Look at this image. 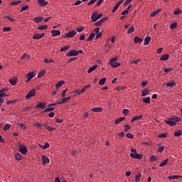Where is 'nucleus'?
Masks as SVG:
<instances>
[{"instance_id": "f257e3e1", "label": "nucleus", "mask_w": 182, "mask_h": 182, "mask_svg": "<svg viewBox=\"0 0 182 182\" xmlns=\"http://www.w3.org/2000/svg\"><path fill=\"white\" fill-rule=\"evenodd\" d=\"M176 122H181V119L178 118L177 116H173L164 121V123L168 124L169 126H176Z\"/></svg>"}, {"instance_id": "f03ea898", "label": "nucleus", "mask_w": 182, "mask_h": 182, "mask_svg": "<svg viewBox=\"0 0 182 182\" xmlns=\"http://www.w3.org/2000/svg\"><path fill=\"white\" fill-rule=\"evenodd\" d=\"M129 156L132 159H138V160H141V159H143V154H137V150L134 149V148H131V154Z\"/></svg>"}, {"instance_id": "7ed1b4c3", "label": "nucleus", "mask_w": 182, "mask_h": 182, "mask_svg": "<svg viewBox=\"0 0 182 182\" xmlns=\"http://www.w3.org/2000/svg\"><path fill=\"white\" fill-rule=\"evenodd\" d=\"M118 58L117 56H115L112 58H111L110 61H109V65L110 66H112V68H119V66H120V63H118Z\"/></svg>"}, {"instance_id": "20e7f679", "label": "nucleus", "mask_w": 182, "mask_h": 182, "mask_svg": "<svg viewBox=\"0 0 182 182\" xmlns=\"http://www.w3.org/2000/svg\"><path fill=\"white\" fill-rule=\"evenodd\" d=\"M6 92H8V89L2 88L0 90V103L4 102V97H8V95H6Z\"/></svg>"}, {"instance_id": "39448f33", "label": "nucleus", "mask_w": 182, "mask_h": 182, "mask_svg": "<svg viewBox=\"0 0 182 182\" xmlns=\"http://www.w3.org/2000/svg\"><path fill=\"white\" fill-rule=\"evenodd\" d=\"M54 106H56V104H50L47 106V108L43 111V113H48L49 112H53L55 110Z\"/></svg>"}, {"instance_id": "423d86ee", "label": "nucleus", "mask_w": 182, "mask_h": 182, "mask_svg": "<svg viewBox=\"0 0 182 182\" xmlns=\"http://www.w3.org/2000/svg\"><path fill=\"white\" fill-rule=\"evenodd\" d=\"M94 32L96 34L95 39H99L102 38L103 33L100 32V28H96L94 29Z\"/></svg>"}, {"instance_id": "0eeeda50", "label": "nucleus", "mask_w": 182, "mask_h": 182, "mask_svg": "<svg viewBox=\"0 0 182 182\" xmlns=\"http://www.w3.org/2000/svg\"><path fill=\"white\" fill-rule=\"evenodd\" d=\"M76 33H77V32H76V31H71L65 33L63 38L65 39H66L68 38H73V36H75V35H76Z\"/></svg>"}, {"instance_id": "6e6552de", "label": "nucleus", "mask_w": 182, "mask_h": 182, "mask_svg": "<svg viewBox=\"0 0 182 182\" xmlns=\"http://www.w3.org/2000/svg\"><path fill=\"white\" fill-rule=\"evenodd\" d=\"M108 18L105 17L99 20L98 21H96L94 25L95 26H101V25H103V22H106L107 21Z\"/></svg>"}, {"instance_id": "1a4fd4ad", "label": "nucleus", "mask_w": 182, "mask_h": 182, "mask_svg": "<svg viewBox=\"0 0 182 182\" xmlns=\"http://www.w3.org/2000/svg\"><path fill=\"white\" fill-rule=\"evenodd\" d=\"M79 55V53L77 52V50H70L68 53H67L66 56H77Z\"/></svg>"}, {"instance_id": "9d476101", "label": "nucleus", "mask_w": 182, "mask_h": 182, "mask_svg": "<svg viewBox=\"0 0 182 182\" xmlns=\"http://www.w3.org/2000/svg\"><path fill=\"white\" fill-rule=\"evenodd\" d=\"M35 95H36V90H35V89H33L26 95V99H31V97H33Z\"/></svg>"}, {"instance_id": "9b49d317", "label": "nucleus", "mask_w": 182, "mask_h": 182, "mask_svg": "<svg viewBox=\"0 0 182 182\" xmlns=\"http://www.w3.org/2000/svg\"><path fill=\"white\" fill-rule=\"evenodd\" d=\"M35 76V73L33 72H29L27 75V80H26V83H28V82H29L30 80H32V79H33V77Z\"/></svg>"}, {"instance_id": "f8f14e48", "label": "nucleus", "mask_w": 182, "mask_h": 182, "mask_svg": "<svg viewBox=\"0 0 182 182\" xmlns=\"http://www.w3.org/2000/svg\"><path fill=\"white\" fill-rule=\"evenodd\" d=\"M19 151L21 153V154H26V152L28 151V148H26V146L25 145H21L19 148Z\"/></svg>"}, {"instance_id": "ddd939ff", "label": "nucleus", "mask_w": 182, "mask_h": 182, "mask_svg": "<svg viewBox=\"0 0 182 182\" xmlns=\"http://www.w3.org/2000/svg\"><path fill=\"white\" fill-rule=\"evenodd\" d=\"M46 107V102H40L38 103L36 107H34V109H45Z\"/></svg>"}, {"instance_id": "4468645a", "label": "nucleus", "mask_w": 182, "mask_h": 182, "mask_svg": "<svg viewBox=\"0 0 182 182\" xmlns=\"http://www.w3.org/2000/svg\"><path fill=\"white\" fill-rule=\"evenodd\" d=\"M41 159H42L43 164L44 166H46V164H49V161H50L49 158H48L46 156L42 155Z\"/></svg>"}, {"instance_id": "2eb2a0df", "label": "nucleus", "mask_w": 182, "mask_h": 182, "mask_svg": "<svg viewBox=\"0 0 182 182\" xmlns=\"http://www.w3.org/2000/svg\"><path fill=\"white\" fill-rule=\"evenodd\" d=\"M45 36V33H36L33 36V39H42Z\"/></svg>"}, {"instance_id": "dca6fc26", "label": "nucleus", "mask_w": 182, "mask_h": 182, "mask_svg": "<svg viewBox=\"0 0 182 182\" xmlns=\"http://www.w3.org/2000/svg\"><path fill=\"white\" fill-rule=\"evenodd\" d=\"M50 33H52V36L53 38L56 36H60V31L59 30H53L50 31Z\"/></svg>"}, {"instance_id": "f3484780", "label": "nucleus", "mask_w": 182, "mask_h": 182, "mask_svg": "<svg viewBox=\"0 0 182 182\" xmlns=\"http://www.w3.org/2000/svg\"><path fill=\"white\" fill-rule=\"evenodd\" d=\"M91 19L92 20V22H96V21H98V16H97V12L94 11L91 16Z\"/></svg>"}, {"instance_id": "a211bd4d", "label": "nucleus", "mask_w": 182, "mask_h": 182, "mask_svg": "<svg viewBox=\"0 0 182 182\" xmlns=\"http://www.w3.org/2000/svg\"><path fill=\"white\" fill-rule=\"evenodd\" d=\"M37 3L40 6H46V5H48V1L45 0H38Z\"/></svg>"}, {"instance_id": "6ab92c4d", "label": "nucleus", "mask_w": 182, "mask_h": 182, "mask_svg": "<svg viewBox=\"0 0 182 182\" xmlns=\"http://www.w3.org/2000/svg\"><path fill=\"white\" fill-rule=\"evenodd\" d=\"M141 119H143V115L133 117L132 119H131V123H134V122H136V120H140Z\"/></svg>"}, {"instance_id": "aec40b11", "label": "nucleus", "mask_w": 182, "mask_h": 182, "mask_svg": "<svg viewBox=\"0 0 182 182\" xmlns=\"http://www.w3.org/2000/svg\"><path fill=\"white\" fill-rule=\"evenodd\" d=\"M176 85H177L176 83V81L172 80V81L166 83V87H174V86H176Z\"/></svg>"}, {"instance_id": "412c9836", "label": "nucleus", "mask_w": 182, "mask_h": 182, "mask_svg": "<svg viewBox=\"0 0 182 182\" xmlns=\"http://www.w3.org/2000/svg\"><path fill=\"white\" fill-rule=\"evenodd\" d=\"M33 21L34 22H36V23H41V22L43 21V17L42 16L35 17L33 18Z\"/></svg>"}, {"instance_id": "4be33fe9", "label": "nucleus", "mask_w": 182, "mask_h": 182, "mask_svg": "<svg viewBox=\"0 0 182 182\" xmlns=\"http://www.w3.org/2000/svg\"><path fill=\"white\" fill-rule=\"evenodd\" d=\"M94 113H99L100 112H103V108L102 107H95L91 109Z\"/></svg>"}, {"instance_id": "5701e85b", "label": "nucleus", "mask_w": 182, "mask_h": 182, "mask_svg": "<svg viewBox=\"0 0 182 182\" xmlns=\"http://www.w3.org/2000/svg\"><path fill=\"white\" fill-rule=\"evenodd\" d=\"M150 41H151V37L148 36L144 38V45L147 46L150 43Z\"/></svg>"}, {"instance_id": "b1692460", "label": "nucleus", "mask_w": 182, "mask_h": 182, "mask_svg": "<svg viewBox=\"0 0 182 182\" xmlns=\"http://www.w3.org/2000/svg\"><path fill=\"white\" fill-rule=\"evenodd\" d=\"M95 36H96V34H95V33H91L89 37L87 38V42L93 41L95 39Z\"/></svg>"}, {"instance_id": "393cba45", "label": "nucleus", "mask_w": 182, "mask_h": 182, "mask_svg": "<svg viewBox=\"0 0 182 182\" xmlns=\"http://www.w3.org/2000/svg\"><path fill=\"white\" fill-rule=\"evenodd\" d=\"M63 85H65V80L58 81L55 85V89H59Z\"/></svg>"}, {"instance_id": "a878e982", "label": "nucleus", "mask_w": 182, "mask_h": 182, "mask_svg": "<svg viewBox=\"0 0 182 182\" xmlns=\"http://www.w3.org/2000/svg\"><path fill=\"white\" fill-rule=\"evenodd\" d=\"M168 178V180H176L177 178H181V176H178V175L169 176Z\"/></svg>"}, {"instance_id": "bb28decb", "label": "nucleus", "mask_w": 182, "mask_h": 182, "mask_svg": "<svg viewBox=\"0 0 182 182\" xmlns=\"http://www.w3.org/2000/svg\"><path fill=\"white\" fill-rule=\"evenodd\" d=\"M124 119H126V117H121L117 119L114 121V124H119L121 122H123V120H124Z\"/></svg>"}, {"instance_id": "cd10ccee", "label": "nucleus", "mask_w": 182, "mask_h": 182, "mask_svg": "<svg viewBox=\"0 0 182 182\" xmlns=\"http://www.w3.org/2000/svg\"><path fill=\"white\" fill-rule=\"evenodd\" d=\"M168 58H170L169 54H164L160 58V60H168Z\"/></svg>"}, {"instance_id": "c85d7f7f", "label": "nucleus", "mask_w": 182, "mask_h": 182, "mask_svg": "<svg viewBox=\"0 0 182 182\" xmlns=\"http://www.w3.org/2000/svg\"><path fill=\"white\" fill-rule=\"evenodd\" d=\"M134 43H141V42H143V38L136 36L134 39Z\"/></svg>"}, {"instance_id": "c756f323", "label": "nucleus", "mask_w": 182, "mask_h": 182, "mask_svg": "<svg viewBox=\"0 0 182 182\" xmlns=\"http://www.w3.org/2000/svg\"><path fill=\"white\" fill-rule=\"evenodd\" d=\"M39 146L40 147H41V149H43V150H46V149H48V147L50 146V145L48 142H46L44 145H39Z\"/></svg>"}, {"instance_id": "7c9ffc66", "label": "nucleus", "mask_w": 182, "mask_h": 182, "mask_svg": "<svg viewBox=\"0 0 182 182\" xmlns=\"http://www.w3.org/2000/svg\"><path fill=\"white\" fill-rule=\"evenodd\" d=\"M38 31H45V29H48V25H43L37 27Z\"/></svg>"}, {"instance_id": "2f4dec72", "label": "nucleus", "mask_w": 182, "mask_h": 182, "mask_svg": "<svg viewBox=\"0 0 182 182\" xmlns=\"http://www.w3.org/2000/svg\"><path fill=\"white\" fill-rule=\"evenodd\" d=\"M45 73H46V70H41L38 73V77H42L44 76Z\"/></svg>"}, {"instance_id": "473e14b6", "label": "nucleus", "mask_w": 182, "mask_h": 182, "mask_svg": "<svg viewBox=\"0 0 182 182\" xmlns=\"http://www.w3.org/2000/svg\"><path fill=\"white\" fill-rule=\"evenodd\" d=\"M44 127L46 130H48V132H53V130H55L56 128H52L48 124H45Z\"/></svg>"}, {"instance_id": "72a5a7b5", "label": "nucleus", "mask_w": 182, "mask_h": 182, "mask_svg": "<svg viewBox=\"0 0 182 182\" xmlns=\"http://www.w3.org/2000/svg\"><path fill=\"white\" fill-rule=\"evenodd\" d=\"M19 4H22V1L18 0V1H11L10 2L11 5H19Z\"/></svg>"}, {"instance_id": "f704fd0d", "label": "nucleus", "mask_w": 182, "mask_h": 182, "mask_svg": "<svg viewBox=\"0 0 182 182\" xmlns=\"http://www.w3.org/2000/svg\"><path fill=\"white\" fill-rule=\"evenodd\" d=\"M106 80H107V79L106 77H104V78L100 80L99 85L100 86H103V85H105V83H106Z\"/></svg>"}, {"instance_id": "c9c22d12", "label": "nucleus", "mask_w": 182, "mask_h": 182, "mask_svg": "<svg viewBox=\"0 0 182 182\" xmlns=\"http://www.w3.org/2000/svg\"><path fill=\"white\" fill-rule=\"evenodd\" d=\"M97 68V65H94L93 66L90 67L88 70V73H92L93 70H95Z\"/></svg>"}, {"instance_id": "e433bc0d", "label": "nucleus", "mask_w": 182, "mask_h": 182, "mask_svg": "<svg viewBox=\"0 0 182 182\" xmlns=\"http://www.w3.org/2000/svg\"><path fill=\"white\" fill-rule=\"evenodd\" d=\"M168 163V159H166L159 164V167H164Z\"/></svg>"}, {"instance_id": "4c0bfd02", "label": "nucleus", "mask_w": 182, "mask_h": 182, "mask_svg": "<svg viewBox=\"0 0 182 182\" xmlns=\"http://www.w3.org/2000/svg\"><path fill=\"white\" fill-rule=\"evenodd\" d=\"M181 134H182V131L178 130L173 134V136H175V137H180V136H181Z\"/></svg>"}, {"instance_id": "58836bf2", "label": "nucleus", "mask_w": 182, "mask_h": 182, "mask_svg": "<svg viewBox=\"0 0 182 182\" xmlns=\"http://www.w3.org/2000/svg\"><path fill=\"white\" fill-rule=\"evenodd\" d=\"M149 95V90L145 89L141 92L142 97H144V96H147Z\"/></svg>"}, {"instance_id": "ea45409f", "label": "nucleus", "mask_w": 182, "mask_h": 182, "mask_svg": "<svg viewBox=\"0 0 182 182\" xmlns=\"http://www.w3.org/2000/svg\"><path fill=\"white\" fill-rule=\"evenodd\" d=\"M15 159L16 160H17V161H19L20 160L22 159V155H21V154H16Z\"/></svg>"}, {"instance_id": "a19ab883", "label": "nucleus", "mask_w": 182, "mask_h": 182, "mask_svg": "<svg viewBox=\"0 0 182 182\" xmlns=\"http://www.w3.org/2000/svg\"><path fill=\"white\" fill-rule=\"evenodd\" d=\"M9 129H11V124H6L3 128V130H4V132H6V131L9 130Z\"/></svg>"}, {"instance_id": "79ce46f5", "label": "nucleus", "mask_w": 182, "mask_h": 182, "mask_svg": "<svg viewBox=\"0 0 182 182\" xmlns=\"http://www.w3.org/2000/svg\"><path fill=\"white\" fill-rule=\"evenodd\" d=\"M180 14H182V11H181L178 8L173 11V15H180Z\"/></svg>"}, {"instance_id": "37998d69", "label": "nucleus", "mask_w": 182, "mask_h": 182, "mask_svg": "<svg viewBox=\"0 0 182 182\" xmlns=\"http://www.w3.org/2000/svg\"><path fill=\"white\" fill-rule=\"evenodd\" d=\"M150 97H146L145 98H143L142 101L144 102V103H146L149 104L150 103Z\"/></svg>"}, {"instance_id": "c03bdc74", "label": "nucleus", "mask_w": 182, "mask_h": 182, "mask_svg": "<svg viewBox=\"0 0 182 182\" xmlns=\"http://www.w3.org/2000/svg\"><path fill=\"white\" fill-rule=\"evenodd\" d=\"M9 83L11 85H12V86H15V85H16V83H18V82H16V80H15V79H10Z\"/></svg>"}, {"instance_id": "a18cd8bd", "label": "nucleus", "mask_w": 182, "mask_h": 182, "mask_svg": "<svg viewBox=\"0 0 182 182\" xmlns=\"http://www.w3.org/2000/svg\"><path fill=\"white\" fill-rule=\"evenodd\" d=\"M3 32H11L12 31V28L11 27H4L2 29Z\"/></svg>"}, {"instance_id": "49530a36", "label": "nucleus", "mask_w": 182, "mask_h": 182, "mask_svg": "<svg viewBox=\"0 0 182 182\" xmlns=\"http://www.w3.org/2000/svg\"><path fill=\"white\" fill-rule=\"evenodd\" d=\"M44 62L45 63H53V62H55V60H53V59H48V58H45L44 59Z\"/></svg>"}, {"instance_id": "de8ad7c7", "label": "nucleus", "mask_w": 182, "mask_h": 182, "mask_svg": "<svg viewBox=\"0 0 182 182\" xmlns=\"http://www.w3.org/2000/svg\"><path fill=\"white\" fill-rule=\"evenodd\" d=\"M120 6V5L119 4H116L115 6H114L113 9H112V14H114V12H116L117 9H119V7Z\"/></svg>"}, {"instance_id": "09e8293b", "label": "nucleus", "mask_w": 182, "mask_h": 182, "mask_svg": "<svg viewBox=\"0 0 182 182\" xmlns=\"http://www.w3.org/2000/svg\"><path fill=\"white\" fill-rule=\"evenodd\" d=\"M159 139H164L167 137V133H164L158 135Z\"/></svg>"}, {"instance_id": "8fccbe9b", "label": "nucleus", "mask_w": 182, "mask_h": 182, "mask_svg": "<svg viewBox=\"0 0 182 182\" xmlns=\"http://www.w3.org/2000/svg\"><path fill=\"white\" fill-rule=\"evenodd\" d=\"M133 32H134V26L130 27L127 31L128 34L133 33Z\"/></svg>"}, {"instance_id": "3c124183", "label": "nucleus", "mask_w": 182, "mask_h": 182, "mask_svg": "<svg viewBox=\"0 0 182 182\" xmlns=\"http://www.w3.org/2000/svg\"><path fill=\"white\" fill-rule=\"evenodd\" d=\"M130 129H132V127H130L129 125H125L124 126V132L125 133H127V132H129V130H130Z\"/></svg>"}, {"instance_id": "603ef678", "label": "nucleus", "mask_w": 182, "mask_h": 182, "mask_svg": "<svg viewBox=\"0 0 182 182\" xmlns=\"http://www.w3.org/2000/svg\"><path fill=\"white\" fill-rule=\"evenodd\" d=\"M157 161V158H156V156L152 155V156L150 157V161H151V163H153V161Z\"/></svg>"}, {"instance_id": "864d4df0", "label": "nucleus", "mask_w": 182, "mask_h": 182, "mask_svg": "<svg viewBox=\"0 0 182 182\" xmlns=\"http://www.w3.org/2000/svg\"><path fill=\"white\" fill-rule=\"evenodd\" d=\"M69 46H65L64 47L60 48V51L61 52H65V50H68V49H69Z\"/></svg>"}, {"instance_id": "5fc2aeb1", "label": "nucleus", "mask_w": 182, "mask_h": 182, "mask_svg": "<svg viewBox=\"0 0 182 182\" xmlns=\"http://www.w3.org/2000/svg\"><path fill=\"white\" fill-rule=\"evenodd\" d=\"M126 137H127V139H133L134 137V136L133 134H132V133H127Z\"/></svg>"}, {"instance_id": "6e6d98bb", "label": "nucleus", "mask_w": 182, "mask_h": 182, "mask_svg": "<svg viewBox=\"0 0 182 182\" xmlns=\"http://www.w3.org/2000/svg\"><path fill=\"white\" fill-rule=\"evenodd\" d=\"M68 100H70V97H67L63 98L61 100V102H62V103H66V102H68Z\"/></svg>"}, {"instance_id": "4d7b16f0", "label": "nucleus", "mask_w": 182, "mask_h": 182, "mask_svg": "<svg viewBox=\"0 0 182 182\" xmlns=\"http://www.w3.org/2000/svg\"><path fill=\"white\" fill-rule=\"evenodd\" d=\"M140 59L138 60H134L132 62H131V65H137V63H139V62H140Z\"/></svg>"}, {"instance_id": "13d9d810", "label": "nucleus", "mask_w": 182, "mask_h": 182, "mask_svg": "<svg viewBox=\"0 0 182 182\" xmlns=\"http://www.w3.org/2000/svg\"><path fill=\"white\" fill-rule=\"evenodd\" d=\"M34 127H38V129H41V127H42V124H40L39 122H35Z\"/></svg>"}, {"instance_id": "bf43d9fd", "label": "nucleus", "mask_w": 182, "mask_h": 182, "mask_svg": "<svg viewBox=\"0 0 182 182\" xmlns=\"http://www.w3.org/2000/svg\"><path fill=\"white\" fill-rule=\"evenodd\" d=\"M176 27H177V23H172L170 25L171 29H174V28H176Z\"/></svg>"}, {"instance_id": "052dcab7", "label": "nucleus", "mask_w": 182, "mask_h": 182, "mask_svg": "<svg viewBox=\"0 0 182 182\" xmlns=\"http://www.w3.org/2000/svg\"><path fill=\"white\" fill-rule=\"evenodd\" d=\"M171 70H173V68H171L164 69V72H165L166 73H168V72H171Z\"/></svg>"}, {"instance_id": "680f3d73", "label": "nucleus", "mask_w": 182, "mask_h": 182, "mask_svg": "<svg viewBox=\"0 0 182 182\" xmlns=\"http://www.w3.org/2000/svg\"><path fill=\"white\" fill-rule=\"evenodd\" d=\"M19 127H21V129H23V130H26V124H20Z\"/></svg>"}, {"instance_id": "e2e57ef3", "label": "nucleus", "mask_w": 182, "mask_h": 182, "mask_svg": "<svg viewBox=\"0 0 182 182\" xmlns=\"http://www.w3.org/2000/svg\"><path fill=\"white\" fill-rule=\"evenodd\" d=\"M29 8V6H25L21 7V9L20 10V12H22L23 11H26V9H28Z\"/></svg>"}, {"instance_id": "0e129e2a", "label": "nucleus", "mask_w": 182, "mask_h": 182, "mask_svg": "<svg viewBox=\"0 0 182 182\" xmlns=\"http://www.w3.org/2000/svg\"><path fill=\"white\" fill-rule=\"evenodd\" d=\"M122 113H123V114H124L125 116H127V114H129V109H124Z\"/></svg>"}, {"instance_id": "69168bd1", "label": "nucleus", "mask_w": 182, "mask_h": 182, "mask_svg": "<svg viewBox=\"0 0 182 182\" xmlns=\"http://www.w3.org/2000/svg\"><path fill=\"white\" fill-rule=\"evenodd\" d=\"M68 92V89H65L63 91L62 94H61V96L62 97H65V96H66V93Z\"/></svg>"}, {"instance_id": "338daca9", "label": "nucleus", "mask_w": 182, "mask_h": 182, "mask_svg": "<svg viewBox=\"0 0 182 182\" xmlns=\"http://www.w3.org/2000/svg\"><path fill=\"white\" fill-rule=\"evenodd\" d=\"M164 151V146H159L158 149V152L161 153L162 151Z\"/></svg>"}, {"instance_id": "774afa93", "label": "nucleus", "mask_w": 182, "mask_h": 182, "mask_svg": "<svg viewBox=\"0 0 182 182\" xmlns=\"http://www.w3.org/2000/svg\"><path fill=\"white\" fill-rule=\"evenodd\" d=\"M76 60V58H72L68 60V63H70L72 62H75Z\"/></svg>"}]
</instances>
